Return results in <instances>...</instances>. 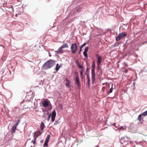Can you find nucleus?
Instances as JSON below:
<instances>
[{"label": "nucleus", "mask_w": 147, "mask_h": 147, "mask_svg": "<svg viewBox=\"0 0 147 147\" xmlns=\"http://www.w3.org/2000/svg\"><path fill=\"white\" fill-rule=\"evenodd\" d=\"M61 47L63 49L69 48L68 44L67 43L63 44Z\"/></svg>", "instance_id": "obj_13"}, {"label": "nucleus", "mask_w": 147, "mask_h": 147, "mask_svg": "<svg viewBox=\"0 0 147 147\" xmlns=\"http://www.w3.org/2000/svg\"><path fill=\"white\" fill-rule=\"evenodd\" d=\"M144 43H147V41L144 42Z\"/></svg>", "instance_id": "obj_42"}, {"label": "nucleus", "mask_w": 147, "mask_h": 147, "mask_svg": "<svg viewBox=\"0 0 147 147\" xmlns=\"http://www.w3.org/2000/svg\"><path fill=\"white\" fill-rule=\"evenodd\" d=\"M17 14H16V16H17Z\"/></svg>", "instance_id": "obj_44"}, {"label": "nucleus", "mask_w": 147, "mask_h": 147, "mask_svg": "<svg viewBox=\"0 0 147 147\" xmlns=\"http://www.w3.org/2000/svg\"><path fill=\"white\" fill-rule=\"evenodd\" d=\"M59 123V122L58 121H56L54 123V124L55 125H57Z\"/></svg>", "instance_id": "obj_31"}, {"label": "nucleus", "mask_w": 147, "mask_h": 147, "mask_svg": "<svg viewBox=\"0 0 147 147\" xmlns=\"http://www.w3.org/2000/svg\"><path fill=\"white\" fill-rule=\"evenodd\" d=\"M88 47H87L85 49L84 51L83 52V55L84 57L87 58L88 57V55L87 54V53L88 51Z\"/></svg>", "instance_id": "obj_9"}, {"label": "nucleus", "mask_w": 147, "mask_h": 147, "mask_svg": "<svg viewBox=\"0 0 147 147\" xmlns=\"http://www.w3.org/2000/svg\"><path fill=\"white\" fill-rule=\"evenodd\" d=\"M61 108L62 109V107H61Z\"/></svg>", "instance_id": "obj_46"}, {"label": "nucleus", "mask_w": 147, "mask_h": 147, "mask_svg": "<svg viewBox=\"0 0 147 147\" xmlns=\"http://www.w3.org/2000/svg\"><path fill=\"white\" fill-rule=\"evenodd\" d=\"M17 11L18 12L19 14H21L23 12V8H18L17 9Z\"/></svg>", "instance_id": "obj_12"}, {"label": "nucleus", "mask_w": 147, "mask_h": 147, "mask_svg": "<svg viewBox=\"0 0 147 147\" xmlns=\"http://www.w3.org/2000/svg\"><path fill=\"white\" fill-rule=\"evenodd\" d=\"M38 135L37 134V133L36 132H35L34 133V140H36V139H37V138L38 137Z\"/></svg>", "instance_id": "obj_16"}, {"label": "nucleus", "mask_w": 147, "mask_h": 147, "mask_svg": "<svg viewBox=\"0 0 147 147\" xmlns=\"http://www.w3.org/2000/svg\"><path fill=\"white\" fill-rule=\"evenodd\" d=\"M75 82L77 84L78 88L80 87V83L79 81V78L78 76H76L75 77Z\"/></svg>", "instance_id": "obj_7"}, {"label": "nucleus", "mask_w": 147, "mask_h": 147, "mask_svg": "<svg viewBox=\"0 0 147 147\" xmlns=\"http://www.w3.org/2000/svg\"><path fill=\"white\" fill-rule=\"evenodd\" d=\"M113 85V84H112V87L110 89V90H109V92H108V93H111V92H112L113 91V88H112Z\"/></svg>", "instance_id": "obj_22"}, {"label": "nucleus", "mask_w": 147, "mask_h": 147, "mask_svg": "<svg viewBox=\"0 0 147 147\" xmlns=\"http://www.w3.org/2000/svg\"><path fill=\"white\" fill-rule=\"evenodd\" d=\"M55 64V63L53 60L50 59L46 62L43 65V67L45 69L51 68Z\"/></svg>", "instance_id": "obj_1"}, {"label": "nucleus", "mask_w": 147, "mask_h": 147, "mask_svg": "<svg viewBox=\"0 0 147 147\" xmlns=\"http://www.w3.org/2000/svg\"><path fill=\"white\" fill-rule=\"evenodd\" d=\"M115 124H116V123H114L113 124V125L114 126H115Z\"/></svg>", "instance_id": "obj_40"}, {"label": "nucleus", "mask_w": 147, "mask_h": 147, "mask_svg": "<svg viewBox=\"0 0 147 147\" xmlns=\"http://www.w3.org/2000/svg\"><path fill=\"white\" fill-rule=\"evenodd\" d=\"M33 142H34V141H33V140H32V142H33Z\"/></svg>", "instance_id": "obj_45"}, {"label": "nucleus", "mask_w": 147, "mask_h": 147, "mask_svg": "<svg viewBox=\"0 0 147 147\" xmlns=\"http://www.w3.org/2000/svg\"><path fill=\"white\" fill-rule=\"evenodd\" d=\"M65 80H66V81L67 82H68L69 81L68 80H67V78H66V79H65Z\"/></svg>", "instance_id": "obj_33"}, {"label": "nucleus", "mask_w": 147, "mask_h": 147, "mask_svg": "<svg viewBox=\"0 0 147 147\" xmlns=\"http://www.w3.org/2000/svg\"><path fill=\"white\" fill-rule=\"evenodd\" d=\"M30 147H33L32 146H31Z\"/></svg>", "instance_id": "obj_48"}, {"label": "nucleus", "mask_w": 147, "mask_h": 147, "mask_svg": "<svg viewBox=\"0 0 147 147\" xmlns=\"http://www.w3.org/2000/svg\"><path fill=\"white\" fill-rule=\"evenodd\" d=\"M76 63L77 64H78V63H79L78 61V60L76 61Z\"/></svg>", "instance_id": "obj_36"}, {"label": "nucleus", "mask_w": 147, "mask_h": 147, "mask_svg": "<svg viewBox=\"0 0 147 147\" xmlns=\"http://www.w3.org/2000/svg\"><path fill=\"white\" fill-rule=\"evenodd\" d=\"M78 66L79 65H80V64L79 63L77 64Z\"/></svg>", "instance_id": "obj_38"}, {"label": "nucleus", "mask_w": 147, "mask_h": 147, "mask_svg": "<svg viewBox=\"0 0 147 147\" xmlns=\"http://www.w3.org/2000/svg\"><path fill=\"white\" fill-rule=\"evenodd\" d=\"M127 70H126L125 71V72H126V73H127Z\"/></svg>", "instance_id": "obj_43"}, {"label": "nucleus", "mask_w": 147, "mask_h": 147, "mask_svg": "<svg viewBox=\"0 0 147 147\" xmlns=\"http://www.w3.org/2000/svg\"><path fill=\"white\" fill-rule=\"evenodd\" d=\"M1 110L2 112H3V109H2Z\"/></svg>", "instance_id": "obj_41"}, {"label": "nucleus", "mask_w": 147, "mask_h": 147, "mask_svg": "<svg viewBox=\"0 0 147 147\" xmlns=\"http://www.w3.org/2000/svg\"><path fill=\"white\" fill-rule=\"evenodd\" d=\"M127 34H125V32H122L119 34L117 37L116 38V41H118L121 38L126 36Z\"/></svg>", "instance_id": "obj_5"}, {"label": "nucleus", "mask_w": 147, "mask_h": 147, "mask_svg": "<svg viewBox=\"0 0 147 147\" xmlns=\"http://www.w3.org/2000/svg\"><path fill=\"white\" fill-rule=\"evenodd\" d=\"M51 115H49V116L47 118V120L48 121H49L50 118V117H51Z\"/></svg>", "instance_id": "obj_26"}, {"label": "nucleus", "mask_w": 147, "mask_h": 147, "mask_svg": "<svg viewBox=\"0 0 147 147\" xmlns=\"http://www.w3.org/2000/svg\"><path fill=\"white\" fill-rule=\"evenodd\" d=\"M142 115L143 116H146L147 115V110L142 114Z\"/></svg>", "instance_id": "obj_23"}, {"label": "nucleus", "mask_w": 147, "mask_h": 147, "mask_svg": "<svg viewBox=\"0 0 147 147\" xmlns=\"http://www.w3.org/2000/svg\"><path fill=\"white\" fill-rule=\"evenodd\" d=\"M36 140H34V141L33 142V143L34 144H35V143H36Z\"/></svg>", "instance_id": "obj_34"}, {"label": "nucleus", "mask_w": 147, "mask_h": 147, "mask_svg": "<svg viewBox=\"0 0 147 147\" xmlns=\"http://www.w3.org/2000/svg\"><path fill=\"white\" fill-rule=\"evenodd\" d=\"M56 115V113L55 111V110L53 111L52 113L51 116V121L52 122H53L55 119V117Z\"/></svg>", "instance_id": "obj_8"}, {"label": "nucleus", "mask_w": 147, "mask_h": 147, "mask_svg": "<svg viewBox=\"0 0 147 147\" xmlns=\"http://www.w3.org/2000/svg\"><path fill=\"white\" fill-rule=\"evenodd\" d=\"M83 69H82L80 72V75L81 76H82L83 75Z\"/></svg>", "instance_id": "obj_30"}, {"label": "nucleus", "mask_w": 147, "mask_h": 147, "mask_svg": "<svg viewBox=\"0 0 147 147\" xmlns=\"http://www.w3.org/2000/svg\"><path fill=\"white\" fill-rule=\"evenodd\" d=\"M80 50L79 52V54H80V52H81V51H82V49H81V48H80Z\"/></svg>", "instance_id": "obj_35"}, {"label": "nucleus", "mask_w": 147, "mask_h": 147, "mask_svg": "<svg viewBox=\"0 0 147 147\" xmlns=\"http://www.w3.org/2000/svg\"><path fill=\"white\" fill-rule=\"evenodd\" d=\"M66 86L67 87H70V81L66 82Z\"/></svg>", "instance_id": "obj_19"}, {"label": "nucleus", "mask_w": 147, "mask_h": 147, "mask_svg": "<svg viewBox=\"0 0 147 147\" xmlns=\"http://www.w3.org/2000/svg\"><path fill=\"white\" fill-rule=\"evenodd\" d=\"M90 79L88 76V86L89 87L90 86Z\"/></svg>", "instance_id": "obj_20"}, {"label": "nucleus", "mask_w": 147, "mask_h": 147, "mask_svg": "<svg viewBox=\"0 0 147 147\" xmlns=\"http://www.w3.org/2000/svg\"><path fill=\"white\" fill-rule=\"evenodd\" d=\"M79 68H81L82 69H83V67L82 65H80L78 66Z\"/></svg>", "instance_id": "obj_28"}, {"label": "nucleus", "mask_w": 147, "mask_h": 147, "mask_svg": "<svg viewBox=\"0 0 147 147\" xmlns=\"http://www.w3.org/2000/svg\"><path fill=\"white\" fill-rule=\"evenodd\" d=\"M75 74L77 75V76H78V74L77 72H76Z\"/></svg>", "instance_id": "obj_37"}, {"label": "nucleus", "mask_w": 147, "mask_h": 147, "mask_svg": "<svg viewBox=\"0 0 147 147\" xmlns=\"http://www.w3.org/2000/svg\"><path fill=\"white\" fill-rule=\"evenodd\" d=\"M17 127H16L14 125L13 126V127L11 129V132H12L13 133H15Z\"/></svg>", "instance_id": "obj_14"}, {"label": "nucleus", "mask_w": 147, "mask_h": 147, "mask_svg": "<svg viewBox=\"0 0 147 147\" xmlns=\"http://www.w3.org/2000/svg\"><path fill=\"white\" fill-rule=\"evenodd\" d=\"M61 66H62L61 65H59L58 63H57L56 64V66L55 68L56 70L57 71H58L59 69L61 67Z\"/></svg>", "instance_id": "obj_15"}, {"label": "nucleus", "mask_w": 147, "mask_h": 147, "mask_svg": "<svg viewBox=\"0 0 147 147\" xmlns=\"http://www.w3.org/2000/svg\"><path fill=\"white\" fill-rule=\"evenodd\" d=\"M86 43H84L82 45H80V48H81V49H82L84 46L86 45Z\"/></svg>", "instance_id": "obj_21"}, {"label": "nucleus", "mask_w": 147, "mask_h": 147, "mask_svg": "<svg viewBox=\"0 0 147 147\" xmlns=\"http://www.w3.org/2000/svg\"><path fill=\"white\" fill-rule=\"evenodd\" d=\"M45 126V124L43 122H42L40 125V129L41 130H42L44 128V127Z\"/></svg>", "instance_id": "obj_17"}, {"label": "nucleus", "mask_w": 147, "mask_h": 147, "mask_svg": "<svg viewBox=\"0 0 147 147\" xmlns=\"http://www.w3.org/2000/svg\"><path fill=\"white\" fill-rule=\"evenodd\" d=\"M17 0L18 1H19V2H20L22 1V0Z\"/></svg>", "instance_id": "obj_39"}, {"label": "nucleus", "mask_w": 147, "mask_h": 147, "mask_svg": "<svg viewBox=\"0 0 147 147\" xmlns=\"http://www.w3.org/2000/svg\"><path fill=\"white\" fill-rule=\"evenodd\" d=\"M120 141L121 144L125 145H126L130 142L129 138L125 137L121 138L120 140Z\"/></svg>", "instance_id": "obj_4"}, {"label": "nucleus", "mask_w": 147, "mask_h": 147, "mask_svg": "<svg viewBox=\"0 0 147 147\" xmlns=\"http://www.w3.org/2000/svg\"><path fill=\"white\" fill-rule=\"evenodd\" d=\"M96 56L97 58V65L98 66H99L102 61V58L101 56L98 54H96ZM98 68H99V67H98Z\"/></svg>", "instance_id": "obj_6"}, {"label": "nucleus", "mask_w": 147, "mask_h": 147, "mask_svg": "<svg viewBox=\"0 0 147 147\" xmlns=\"http://www.w3.org/2000/svg\"><path fill=\"white\" fill-rule=\"evenodd\" d=\"M63 49L61 48V47H59L58 50L56 51L57 53L58 54H62L64 52V51Z\"/></svg>", "instance_id": "obj_10"}, {"label": "nucleus", "mask_w": 147, "mask_h": 147, "mask_svg": "<svg viewBox=\"0 0 147 147\" xmlns=\"http://www.w3.org/2000/svg\"><path fill=\"white\" fill-rule=\"evenodd\" d=\"M124 129V128L123 127V126L119 128L120 129H123H123Z\"/></svg>", "instance_id": "obj_32"}, {"label": "nucleus", "mask_w": 147, "mask_h": 147, "mask_svg": "<svg viewBox=\"0 0 147 147\" xmlns=\"http://www.w3.org/2000/svg\"><path fill=\"white\" fill-rule=\"evenodd\" d=\"M61 108L62 109V107H61Z\"/></svg>", "instance_id": "obj_47"}, {"label": "nucleus", "mask_w": 147, "mask_h": 147, "mask_svg": "<svg viewBox=\"0 0 147 147\" xmlns=\"http://www.w3.org/2000/svg\"><path fill=\"white\" fill-rule=\"evenodd\" d=\"M142 114H140V115L138 116V120L139 121H140L141 119H142Z\"/></svg>", "instance_id": "obj_24"}, {"label": "nucleus", "mask_w": 147, "mask_h": 147, "mask_svg": "<svg viewBox=\"0 0 147 147\" xmlns=\"http://www.w3.org/2000/svg\"><path fill=\"white\" fill-rule=\"evenodd\" d=\"M20 121V120H18L17 122V123H16V124L15 125H15L16 126V127H17V126L18 125V124L19 123V121Z\"/></svg>", "instance_id": "obj_29"}, {"label": "nucleus", "mask_w": 147, "mask_h": 147, "mask_svg": "<svg viewBox=\"0 0 147 147\" xmlns=\"http://www.w3.org/2000/svg\"><path fill=\"white\" fill-rule=\"evenodd\" d=\"M50 135H48V136H47V137H46V138L45 142H46L47 143H48V142H49V140L50 139Z\"/></svg>", "instance_id": "obj_18"}, {"label": "nucleus", "mask_w": 147, "mask_h": 147, "mask_svg": "<svg viewBox=\"0 0 147 147\" xmlns=\"http://www.w3.org/2000/svg\"><path fill=\"white\" fill-rule=\"evenodd\" d=\"M95 64L94 62H93L92 65V69L91 70L92 81L94 84L95 80V73L94 71Z\"/></svg>", "instance_id": "obj_2"}, {"label": "nucleus", "mask_w": 147, "mask_h": 147, "mask_svg": "<svg viewBox=\"0 0 147 147\" xmlns=\"http://www.w3.org/2000/svg\"><path fill=\"white\" fill-rule=\"evenodd\" d=\"M71 49L72 53H75L77 50V46L76 43H74L72 44L71 45Z\"/></svg>", "instance_id": "obj_3"}, {"label": "nucleus", "mask_w": 147, "mask_h": 147, "mask_svg": "<svg viewBox=\"0 0 147 147\" xmlns=\"http://www.w3.org/2000/svg\"><path fill=\"white\" fill-rule=\"evenodd\" d=\"M47 143H48L45 142V143L44 144V146H48Z\"/></svg>", "instance_id": "obj_27"}, {"label": "nucleus", "mask_w": 147, "mask_h": 147, "mask_svg": "<svg viewBox=\"0 0 147 147\" xmlns=\"http://www.w3.org/2000/svg\"><path fill=\"white\" fill-rule=\"evenodd\" d=\"M82 9V7H79L77 10V11L80 12L81 11Z\"/></svg>", "instance_id": "obj_25"}, {"label": "nucleus", "mask_w": 147, "mask_h": 147, "mask_svg": "<svg viewBox=\"0 0 147 147\" xmlns=\"http://www.w3.org/2000/svg\"><path fill=\"white\" fill-rule=\"evenodd\" d=\"M49 103L48 101L47 100L44 101L42 103V105L43 107H47L49 105Z\"/></svg>", "instance_id": "obj_11"}]
</instances>
